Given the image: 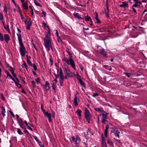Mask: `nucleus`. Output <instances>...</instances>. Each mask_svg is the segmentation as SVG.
<instances>
[{
  "instance_id": "nucleus-1",
  "label": "nucleus",
  "mask_w": 147,
  "mask_h": 147,
  "mask_svg": "<svg viewBox=\"0 0 147 147\" xmlns=\"http://www.w3.org/2000/svg\"><path fill=\"white\" fill-rule=\"evenodd\" d=\"M68 49V50H66V51L70 56H69V57L68 58V59L66 57H65L62 59V60L66 63L68 65H70L71 67L75 70L76 69L75 68V62L74 61L72 58V56L71 55H72V53H70L69 51V49Z\"/></svg>"
},
{
  "instance_id": "nucleus-2",
  "label": "nucleus",
  "mask_w": 147,
  "mask_h": 147,
  "mask_svg": "<svg viewBox=\"0 0 147 147\" xmlns=\"http://www.w3.org/2000/svg\"><path fill=\"white\" fill-rule=\"evenodd\" d=\"M45 42V47L47 48V50L49 51L50 50V48L51 49L52 51H53V48L52 46L51 40L49 36L47 34H46L45 37L43 39Z\"/></svg>"
},
{
  "instance_id": "nucleus-3",
  "label": "nucleus",
  "mask_w": 147,
  "mask_h": 147,
  "mask_svg": "<svg viewBox=\"0 0 147 147\" xmlns=\"http://www.w3.org/2000/svg\"><path fill=\"white\" fill-rule=\"evenodd\" d=\"M19 42L20 46L19 50L20 54L22 56L24 57L25 56L26 53H27V52L26 51L25 48L23 44L22 41H20Z\"/></svg>"
},
{
  "instance_id": "nucleus-4",
  "label": "nucleus",
  "mask_w": 147,
  "mask_h": 147,
  "mask_svg": "<svg viewBox=\"0 0 147 147\" xmlns=\"http://www.w3.org/2000/svg\"><path fill=\"white\" fill-rule=\"evenodd\" d=\"M72 140H70L71 143H73V142H75V144L77 147H78L80 142L81 141V140L78 135H76L75 136H72L71 137Z\"/></svg>"
},
{
  "instance_id": "nucleus-5",
  "label": "nucleus",
  "mask_w": 147,
  "mask_h": 147,
  "mask_svg": "<svg viewBox=\"0 0 147 147\" xmlns=\"http://www.w3.org/2000/svg\"><path fill=\"white\" fill-rule=\"evenodd\" d=\"M84 114L86 121L88 123H90V113L87 109H85Z\"/></svg>"
},
{
  "instance_id": "nucleus-6",
  "label": "nucleus",
  "mask_w": 147,
  "mask_h": 147,
  "mask_svg": "<svg viewBox=\"0 0 147 147\" xmlns=\"http://www.w3.org/2000/svg\"><path fill=\"white\" fill-rule=\"evenodd\" d=\"M64 71L65 73H66L68 77H72L73 76L72 72L70 70L68 66H67L65 67Z\"/></svg>"
},
{
  "instance_id": "nucleus-7",
  "label": "nucleus",
  "mask_w": 147,
  "mask_h": 147,
  "mask_svg": "<svg viewBox=\"0 0 147 147\" xmlns=\"http://www.w3.org/2000/svg\"><path fill=\"white\" fill-rule=\"evenodd\" d=\"M108 114L102 113V118L101 122L103 123L106 124L105 122L107 121V116Z\"/></svg>"
},
{
  "instance_id": "nucleus-8",
  "label": "nucleus",
  "mask_w": 147,
  "mask_h": 147,
  "mask_svg": "<svg viewBox=\"0 0 147 147\" xmlns=\"http://www.w3.org/2000/svg\"><path fill=\"white\" fill-rule=\"evenodd\" d=\"M57 80H56V79H55L51 83L52 87L53 88V89L55 91L56 90L55 85L57 84Z\"/></svg>"
},
{
  "instance_id": "nucleus-9",
  "label": "nucleus",
  "mask_w": 147,
  "mask_h": 147,
  "mask_svg": "<svg viewBox=\"0 0 147 147\" xmlns=\"http://www.w3.org/2000/svg\"><path fill=\"white\" fill-rule=\"evenodd\" d=\"M17 30L18 32V33L17 34V35L18 37V41H22V36L21 34V30L18 28H17Z\"/></svg>"
},
{
  "instance_id": "nucleus-10",
  "label": "nucleus",
  "mask_w": 147,
  "mask_h": 147,
  "mask_svg": "<svg viewBox=\"0 0 147 147\" xmlns=\"http://www.w3.org/2000/svg\"><path fill=\"white\" fill-rule=\"evenodd\" d=\"M78 101H79V99L77 97L76 95H75V97L74 99V101L73 103L75 106H77L78 105Z\"/></svg>"
},
{
  "instance_id": "nucleus-11",
  "label": "nucleus",
  "mask_w": 147,
  "mask_h": 147,
  "mask_svg": "<svg viewBox=\"0 0 147 147\" xmlns=\"http://www.w3.org/2000/svg\"><path fill=\"white\" fill-rule=\"evenodd\" d=\"M113 132L114 133L116 137H117L119 138V134L120 133V132L118 129H115Z\"/></svg>"
},
{
  "instance_id": "nucleus-12",
  "label": "nucleus",
  "mask_w": 147,
  "mask_h": 147,
  "mask_svg": "<svg viewBox=\"0 0 147 147\" xmlns=\"http://www.w3.org/2000/svg\"><path fill=\"white\" fill-rule=\"evenodd\" d=\"M4 37L6 43H7L10 40V38L8 34H5L4 35Z\"/></svg>"
},
{
  "instance_id": "nucleus-13",
  "label": "nucleus",
  "mask_w": 147,
  "mask_h": 147,
  "mask_svg": "<svg viewBox=\"0 0 147 147\" xmlns=\"http://www.w3.org/2000/svg\"><path fill=\"white\" fill-rule=\"evenodd\" d=\"M122 3V4H120L119 5L120 7L126 8L127 6H128V4L127 2H123Z\"/></svg>"
},
{
  "instance_id": "nucleus-14",
  "label": "nucleus",
  "mask_w": 147,
  "mask_h": 147,
  "mask_svg": "<svg viewBox=\"0 0 147 147\" xmlns=\"http://www.w3.org/2000/svg\"><path fill=\"white\" fill-rule=\"evenodd\" d=\"M109 125H106V128L105 130L104 135L106 137H107V134L108 133V130L109 128Z\"/></svg>"
},
{
  "instance_id": "nucleus-15",
  "label": "nucleus",
  "mask_w": 147,
  "mask_h": 147,
  "mask_svg": "<svg viewBox=\"0 0 147 147\" xmlns=\"http://www.w3.org/2000/svg\"><path fill=\"white\" fill-rule=\"evenodd\" d=\"M100 53L103 55L104 57L107 56V52L105 51L103 48H102L100 51Z\"/></svg>"
},
{
  "instance_id": "nucleus-16",
  "label": "nucleus",
  "mask_w": 147,
  "mask_h": 147,
  "mask_svg": "<svg viewBox=\"0 0 147 147\" xmlns=\"http://www.w3.org/2000/svg\"><path fill=\"white\" fill-rule=\"evenodd\" d=\"M6 73L7 77L11 79L13 81H14L15 79L12 77L11 75L9 74V72L8 71H6Z\"/></svg>"
},
{
  "instance_id": "nucleus-17",
  "label": "nucleus",
  "mask_w": 147,
  "mask_h": 147,
  "mask_svg": "<svg viewBox=\"0 0 147 147\" xmlns=\"http://www.w3.org/2000/svg\"><path fill=\"white\" fill-rule=\"evenodd\" d=\"M76 113L77 114L79 119H81V113H82V111L80 109H78L76 111Z\"/></svg>"
},
{
  "instance_id": "nucleus-18",
  "label": "nucleus",
  "mask_w": 147,
  "mask_h": 147,
  "mask_svg": "<svg viewBox=\"0 0 147 147\" xmlns=\"http://www.w3.org/2000/svg\"><path fill=\"white\" fill-rule=\"evenodd\" d=\"M22 7L25 9H28V3L26 2L22 3Z\"/></svg>"
},
{
  "instance_id": "nucleus-19",
  "label": "nucleus",
  "mask_w": 147,
  "mask_h": 147,
  "mask_svg": "<svg viewBox=\"0 0 147 147\" xmlns=\"http://www.w3.org/2000/svg\"><path fill=\"white\" fill-rule=\"evenodd\" d=\"M102 143L101 144V146L102 147H104V144H106L105 138L102 136Z\"/></svg>"
},
{
  "instance_id": "nucleus-20",
  "label": "nucleus",
  "mask_w": 147,
  "mask_h": 147,
  "mask_svg": "<svg viewBox=\"0 0 147 147\" xmlns=\"http://www.w3.org/2000/svg\"><path fill=\"white\" fill-rule=\"evenodd\" d=\"M90 133V131L89 129H88L87 130V131L86 132H84V134L85 137V138L86 139H88V132Z\"/></svg>"
},
{
  "instance_id": "nucleus-21",
  "label": "nucleus",
  "mask_w": 147,
  "mask_h": 147,
  "mask_svg": "<svg viewBox=\"0 0 147 147\" xmlns=\"http://www.w3.org/2000/svg\"><path fill=\"white\" fill-rule=\"evenodd\" d=\"M49 83L48 81L45 82V86L46 88V90H48L50 88V87L49 86Z\"/></svg>"
},
{
  "instance_id": "nucleus-22",
  "label": "nucleus",
  "mask_w": 147,
  "mask_h": 147,
  "mask_svg": "<svg viewBox=\"0 0 147 147\" xmlns=\"http://www.w3.org/2000/svg\"><path fill=\"white\" fill-rule=\"evenodd\" d=\"M1 108L2 109V111H1V114L3 115V117H4L5 115V109L3 106L1 107Z\"/></svg>"
},
{
  "instance_id": "nucleus-23",
  "label": "nucleus",
  "mask_w": 147,
  "mask_h": 147,
  "mask_svg": "<svg viewBox=\"0 0 147 147\" xmlns=\"http://www.w3.org/2000/svg\"><path fill=\"white\" fill-rule=\"evenodd\" d=\"M85 18L86 20L87 21H90V22H92V20L90 17L87 15L86 16H85Z\"/></svg>"
},
{
  "instance_id": "nucleus-24",
  "label": "nucleus",
  "mask_w": 147,
  "mask_h": 147,
  "mask_svg": "<svg viewBox=\"0 0 147 147\" xmlns=\"http://www.w3.org/2000/svg\"><path fill=\"white\" fill-rule=\"evenodd\" d=\"M19 10V11L20 13V16H21V18L22 19V21H24L25 20L22 14V12L21 11L20 9L19 8V7L18 8Z\"/></svg>"
},
{
  "instance_id": "nucleus-25",
  "label": "nucleus",
  "mask_w": 147,
  "mask_h": 147,
  "mask_svg": "<svg viewBox=\"0 0 147 147\" xmlns=\"http://www.w3.org/2000/svg\"><path fill=\"white\" fill-rule=\"evenodd\" d=\"M18 123L19 125H20V127L23 129H25V127L24 125L23 124L22 122L21 123L19 121H18Z\"/></svg>"
},
{
  "instance_id": "nucleus-26",
  "label": "nucleus",
  "mask_w": 147,
  "mask_h": 147,
  "mask_svg": "<svg viewBox=\"0 0 147 147\" xmlns=\"http://www.w3.org/2000/svg\"><path fill=\"white\" fill-rule=\"evenodd\" d=\"M94 109L95 111H96L97 112L99 113H100L101 112V109L103 110L102 108L100 107V108H94Z\"/></svg>"
},
{
  "instance_id": "nucleus-27",
  "label": "nucleus",
  "mask_w": 147,
  "mask_h": 147,
  "mask_svg": "<svg viewBox=\"0 0 147 147\" xmlns=\"http://www.w3.org/2000/svg\"><path fill=\"white\" fill-rule=\"evenodd\" d=\"M17 132L20 135L23 134V133L22 131L19 128H17Z\"/></svg>"
},
{
  "instance_id": "nucleus-28",
  "label": "nucleus",
  "mask_w": 147,
  "mask_h": 147,
  "mask_svg": "<svg viewBox=\"0 0 147 147\" xmlns=\"http://www.w3.org/2000/svg\"><path fill=\"white\" fill-rule=\"evenodd\" d=\"M44 114L48 118L51 117V114L50 113H48L47 112H45V113Z\"/></svg>"
},
{
  "instance_id": "nucleus-29",
  "label": "nucleus",
  "mask_w": 147,
  "mask_h": 147,
  "mask_svg": "<svg viewBox=\"0 0 147 147\" xmlns=\"http://www.w3.org/2000/svg\"><path fill=\"white\" fill-rule=\"evenodd\" d=\"M13 81L14 82L15 84L19 88H22V85L20 84L18 82H16L15 80L14 81Z\"/></svg>"
},
{
  "instance_id": "nucleus-30",
  "label": "nucleus",
  "mask_w": 147,
  "mask_h": 147,
  "mask_svg": "<svg viewBox=\"0 0 147 147\" xmlns=\"http://www.w3.org/2000/svg\"><path fill=\"white\" fill-rule=\"evenodd\" d=\"M26 61L27 63L30 65L31 67H32L33 64L32 63V62L30 61V60L28 58V57H27V59H26Z\"/></svg>"
},
{
  "instance_id": "nucleus-31",
  "label": "nucleus",
  "mask_w": 147,
  "mask_h": 147,
  "mask_svg": "<svg viewBox=\"0 0 147 147\" xmlns=\"http://www.w3.org/2000/svg\"><path fill=\"white\" fill-rule=\"evenodd\" d=\"M34 1L35 4L36 5L39 7H42L41 5L36 0H33Z\"/></svg>"
},
{
  "instance_id": "nucleus-32",
  "label": "nucleus",
  "mask_w": 147,
  "mask_h": 147,
  "mask_svg": "<svg viewBox=\"0 0 147 147\" xmlns=\"http://www.w3.org/2000/svg\"><path fill=\"white\" fill-rule=\"evenodd\" d=\"M103 67L105 68V69H108L109 71L111 70V67L110 66L107 65H104Z\"/></svg>"
},
{
  "instance_id": "nucleus-33",
  "label": "nucleus",
  "mask_w": 147,
  "mask_h": 147,
  "mask_svg": "<svg viewBox=\"0 0 147 147\" xmlns=\"http://www.w3.org/2000/svg\"><path fill=\"white\" fill-rule=\"evenodd\" d=\"M107 143L108 144H109L111 146H113V142L109 139L108 140Z\"/></svg>"
},
{
  "instance_id": "nucleus-34",
  "label": "nucleus",
  "mask_w": 147,
  "mask_h": 147,
  "mask_svg": "<svg viewBox=\"0 0 147 147\" xmlns=\"http://www.w3.org/2000/svg\"><path fill=\"white\" fill-rule=\"evenodd\" d=\"M24 21L27 26H30L31 25V23L30 21L28 22L26 20H25Z\"/></svg>"
},
{
  "instance_id": "nucleus-35",
  "label": "nucleus",
  "mask_w": 147,
  "mask_h": 147,
  "mask_svg": "<svg viewBox=\"0 0 147 147\" xmlns=\"http://www.w3.org/2000/svg\"><path fill=\"white\" fill-rule=\"evenodd\" d=\"M57 40L58 42L61 44H63V43L61 38V37L60 36H59L57 37Z\"/></svg>"
},
{
  "instance_id": "nucleus-36",
  "label": "nucleus",
  "mask_w": 147,
  "mask_h": 147,
  "mask_svg": "<svg viewBox=\"0 0 147 147\" xmlns=\"http://www.w3.org/2000/svg\"><path fill=\"white\" fill-rule=\"evenodd\" d=\"M0 40L1 42L4 40V38L2 34L0 32Z\"/></svg>"
},
{
  "instance_id": "nucleus-37",
  "label": "nucleus",
  "mask_w": 147,
  "mask_h": 147,
  "mask_svg": "<svg viewBox=\"0 0 147 147\" xmlns=\"http://www.w3.org/2000/svg\"><path fill=\"white\" fill-rule=\"evenodd\" d=\"M22 67H24L27 70H28V67L27 66L26 63L25 62H24L22 64Z\"/></svg>"
},
{
  "instance_id": "nucleus-38",
  "label": "nucleus",
  "mask_w": 147,
  "mask_h": 147,
  "mask_svg": "<svg viewBox=\"0 0 147 147\" xmlns=\"http://www.w3.org/2000/svg\"><path fill=\"white\" fill-rule=\"evenodd\" d=\"M59 71V69H57V74L56 75V74H55V73L54 74V75L55 76V78H56L55 79H56V80L57 79V78L59 77V75L58 74V73Z\"/></svg>"
},
{
  "instance_id": "nucleus-39",
  "label": "nucleus",
  "mask_w": 147,
  "mask_h": 147,
  "mask_svg": "<svg viewBox=\"0 0 147 147\" xmlns=\"http://www.w3.org/2000/svg\"><path fill=\"white\" fill-rule=\"evenodd\" d=\"M74 16L77 18H79L80 16H79V14L78 13H75L73 14Z\"/></svg>"
},
{
  "instance_id": "nucleus-40",
  "label": "nucleus",
  "mask_w": 147,
  "mask_h": 147,
  "mask_svg": "<svg viewBox=\"0 0 147 147\" xmlns=\"http://www.w3.org/2000/svg\"><path fill=\"white\" fill-rule=\"evenodd\" d=\"M50 61L51 63V66H52L53 64V60L51 56V57L50 59Z\"/></svg>"
},
{
  "instance_id": "nucleus-41",
  "label": "nucleus",
  "mask_w": 147,
  "mask_h": 147,
  "mask_svg": "<svg viewBox=\"0 0 147 147\" xmlns=\"http://www.w3.org/2000/svg\"><path fill=\"white\" fill-rule=\"evenodd\" d=\"M59 70H60V72H59V76H60V75H62L63 74V71H62V69L60 67L59 68Z\"/></svg>"
},
{
  "instance_id": "nucleus-42",
  "label": "nucleus",
  "mask_w": 147,
  "mask_h": 147,
  "mask_svg": "<svg viewBox=\"0 0 147 147\" xmlns=\"http://www.w3.org/2000/svg\"><path fill=\"white\" fill-rule=\"evenodd\" d=\"M26 126H28V128L31 131H33V129L31 127L32 126L30 123H29V125H26Z\"/></svg>"
},
{
  "instance_id": "nucleus-43",
  "label": "nucleus",
  "mask_w": 147,
  "mask_h": 147,
  "mask_svg": "<svg viewBox=\"0 0 147 147\" xmlns=\"http://www.w3.org/2000/svg\"><path fill=\"white\" fill-rule=\"evenodd\" d=\"M0 20H3V17L2 13L0 12Z\"/></svg>"
},
{
  "instance_id": "nucleus-44",
  "label": "nucleus",
  "mask_w": 147,
  "mask_h": 147,
  "mask_svg": "<svg viewBox=\"0 0 147 147\" xmlns=\"http://www.w3.org/2000/svg\"><path fill=\"white\" fill-rule=\"evenodd\" d=\"M36 81V83L38 84H40V78L38 77L37 79H36L35 80Z\"/></svg>"
},
{
  "instance_id": "nucleus-45",
  "label": "nucleus",
  "mask_w": 147,
  "mask_h": 147,
  "mask_svg": "<svg viewBox=\"0 0 147 147\" xmlns=\"http://www.w3.org/2000/svg\"><path fill=\"white\" fill-rule=\"evenodd\" d=\"M59 76L60 78V80H64V76L63 74L61 75H60Z\"/></svg>"
},
{
  "instance_id": "nucleus-46",
  "label": "nucleus",
  "mask_w": 147,
  "mask_h": 147,
  "mask_svg": "<svg viewBox=\"0 0 147 147\" xmlns=\"http://www.w3.org/2000/svg\"><path fill=\"white\" fill-rule=\"evenodd\" d=\"M133 7H140V5H138L137 4V3H136L135 4H134L133 5Z\"/></svg>"
},
{
  "instance_id": "nucleus-47",
  "label": "nucleus",
  "mask_w": 147,
  "mask_h": 147,
  "mask_svg": "<svg viewBox=\"0 0 147 147\" xmlns=\"http://www.w3.org/2000/svg\"><path fill=\"white\" fill-rule=\"evenodd\" d=\"M39 145L40 147H45L43 145L41 142L40 141L38 142Z\"/></svg>"
},
{
  "instance_id": "nucleus-48",
  "label": "nucleus",
  "mask_w": 147,
  "mask_h": 147,
  "mask_svg": "<svg viewBox=\"0 0 147 147\" xmlns=\"http://www.w3.org/2000/svg\"><path fill=\"white\" fill-rule=\"evenodd\" d=\"M32 84L34 88H35L36 87V83L34 81H32Z\"/></svg>"
},
{
  "instance_id": "nucleus-49",
  "label": "nucleus",
  "mask_w": 147,
  "mask_h": 147,
  "mask_svg": "<svg viewBox=\"0 0 147 147\" xmlns=\"http://www.w3.org/2000/svg\"><path fill=\"white\" fill-rule=\"evenodd\" d=\"M77 79L78 80H81V76L78 74H77Z\"/></svg>"
},
{
  "instance_id": "nucleus-50",
  "label": "nucleus",
  "mask_w": 147,
  "mask_h": 147,
  "mask_svg": "<svg viewBox=\"0 0 147 147\" xmlns=\"http://www.w3.org/2000/svg\"><path fill=\"white\" fill-rule=\"evenodd\" d=\"M41 108L43 112L44 113H45V112H46L45 111V110L43 108V106L42 105L41 106Z\"/></svg>"
},
{
  "instance_id": "nucleus-51",
  "label": "nucleus",
  "mask_w": 147,
  "mask_h": 147,
  "mask_svg": "<svg viewBox=\"0 0 147 147\" xmlns=\"http://www.w3.org/2000/svg\"><path fill=\"white\" fill-rule=\"evenodd\" d=\"M136 3H139L140 5H141V2L140 1H139L138 0H133Z\"/></svg>"
},
{
  "instance_id": "nucleus-52",
  "label": "nucleus",
  "mask_w": 147,
  "mask_h": 147,
  "mask_svg": "<svg viewBox=\"0 0 147 147\" xmlns=\"http://www.w3.org/2000/svg\"><path fill=\"white\" fill-rule=\"evenodd\" d=\"M0 96H1V99L4 101L5 100V97L3 96V94H1L0 95Z\"/></svg>"
},
{
  "instance_id": "nucleus-53",
  "label": "nucleus",
  "mask_w": 147,
  "mask_h": 147,
  "mask_svg": "<svg viewBox=\"0 0 147 147\" xmlns=\"http://www.w3.org/2000/svg\"><path fill=\"white\" fill-rule=\"evenodd\" d=\"M4 28L7 31H8L9 30V27L8 26H4Z\"/></svg>"
},
{
  "instance_id": "nucleus-54",
  "label": "nucleus",
  "mask_w": 147,
  "mask_h": 147,
  "mask_svg": "<svg viewBox=\"0 0 147 147\" xmlns=\"http://www.w3.org/2000/svg\"><path fill=\"white\" fill-rule=\"evenodd\" d=\"M64 80H60L59 82L60 83V86H63V82Z\"/></svg>"
},
{
  "instance_id": "nucleus-55",
  "label": "nucleus",
  "mask_w": 147,
  "mask_h": 147,
  "mask_svg": "<svg viewBox=\"0 0 147 147\" xmlns=\"http://www.w3.org/2000/svg\"><path fill=\"white\" fill-rule=\"evenodd\" d=\"M32 67H33V68L35 71L37 69V68L36 67V66L34 64H33V65Z\"/></svg>"
},
{
  "instance_id": "nucleus-56",
  "label": "nucleus",
  "mask_w": 147,
  "mask_h": 147,
  "mask_svg": "<svg viewBox=\"0 0 147 147\" xmlns=\"http://www.w3.org/2000/svg\"><path fill=\"white\" fill-rule=\"evenodd\" d=\"M98 96V94L97 93H95L93 95H92V96L94 97H95L96 96Z\"/></svg>"
},
{
  "instance_id": "nucleus-57",
  "label": "nucleus",
  "mask_w": 147,
  "mask_h": 147,
  "mask_svg": "<svg viewBox=\"0 0 147 147\" xmlns=\"http://www.w3.org/2000/svg\"><path fill=\"white\" fill-rule=\"evenodd\" d=\"M125 74L126 76H127L128 78L130 77V74H129L127 73H125Z\"/></svg>"
},
{
  "instance_id": "nucleus-58",
  "label": "nucleus",
  "mask_w": 147,
  "mask_h": 147,
  "mask_svg": "<svg viewBox=\"0 0 147 147\" xmlns=\"http://www.w3.org/2000/svg\"><path fill=\"white\" fill-rule=\"evenodd\" d=\"M34 138L38 143L40 141L36 136H35Z\"/></svg>"
},
{
  "instance_id": "nucleus-59",
  "label": "nucleus",
  "mask_w": 147,
  "mask_h": 147,
  "mask_svg": "<svg viewBox=\"0 0 147 147\" xmlns=\"http://www.w3.org/2000/svg\"><path fill=\"white\" fill-rule=\"evenodd\" d=\"M24 130L23 131V132L24 133H27L28 134H29V133L28 132V131L26 129V128H25V129H24Z\"/></svg>"
},
{
  "instance_id": "nucleus-60",
  "label": "nucleus",
  "mask_w": 147,
  "mask_h": 147,
  "mask_svg": "<svg viewBox=\"0 0 147 147\" xmlns=\"http://www.w3.org/2000/svg\"><path fill=\"white\" fill-rule=\"evenodd\" d=\"M9 112H10V113L11 114V116L13 117H15V115H14L13 114V112H12V111H9Z\"/></svg>"
},
{
  "instance_id": "nucleus-61",
  "label": "nucleus",
  "mask_w": 147,
  "mask_h": 147,
  "mask_svg": "<svg viewBox=\"0 0 147 147\" xmlns=\"http://www.w3.org/2000/svg\"><path fill=\"white\" fill-rule=\"evenodd\" d=\"M30 12H31L32 17H33V16L34 15V13L33 9H32V10H31Z\"/></svg>"
},
{
  "instance_id": "nucleus-62",
  "label": "nucleus",
  "mask_w": 147,
  "mask_h": 147,
  "mask_svg": "<svg viewBox=\"0 0 147 147\" xmlns=\"http://www.w3.org/2000/svg\"><path fill=\"white\" fill-rule=\"evenodd\" d=\"M10 68L11 69H10V71L11 72L12 74L14 72V71L13 70V68L12 67H11Z\"/></svg>"
},
{
  "instance_id": "nucleus-63",
  "label": "nucleus",
  "mask_w": 147,
  "mask_h": 147,
  "mask_svg": "<svg viewBox=\"0 0 147 147\" xmlns=\"http://www.w3.org/2000/svg\"><path fill=\"white\" fill-rule=\"evenodd\" d=\"M105 14H106V16L107 17H109V12L107 11H105Z\"/></svg>"
},
{
  "instance_id": "nucleus-64",
  "label": "nucleus",
  "mask_w": 147,
  "mask_h": 147,
  "mask_svg": "<svg viewBox=\"0 0 147 147\" xmlns=\"http://www.w3.org/2000/svg\"><path fill=\"white\" fill-rule=\"evenodd\" d=\"M12 74V76L14 78H15L16 77V74L14 72Z\"/></svg>"
}]
</instances>
